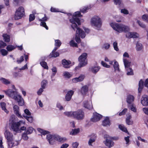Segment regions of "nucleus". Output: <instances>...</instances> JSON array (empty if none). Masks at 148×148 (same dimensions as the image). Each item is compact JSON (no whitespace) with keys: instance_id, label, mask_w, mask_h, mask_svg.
Instances as JSON below:
<instances>
[{"instance_id":"nucleus-21","label":"nucleus","mask_w":148,"mask_h":148,"mask_svg":"<svg viewBox=\"0 0 148 148\" xmlns=\"http://www.w3.org/2000/svg\"><path fill=\"white\" fill-rule=\"evenodd\" d=\"M84 107L90 110L92 109L93 107L92 102L90 101H85L84 103Z\"/></svg>"},{"instance_id":"nucleus-59","label":"nucleus","mask_w":148,"mask_h":148,"mask_svg":"<svg viewBox=\"0 0 148 148\" xmlns=\"http://www.w3.org/2000/svg\"><path fill=\"white\" fill-rule=\"evenodd\" d=\"M24 60V57L23 56H21L20 59H17V62L18 63H20Z\"/></svg>"},{"instance_id":"nucleus-14","label":"nucleus","mask_w":148,"mask_h":148,"mask_svg":"<svg viewBox=\"0 0 148 148\" xmlns=\"http://www.w3.org/2000/svg\"><path fill=\"white\" fill-rule=\"evenodd\" d=\"M44 15V17L42 18L39 19V21L41 22L40 24V25L45 27L46 29L48 30V28L45 21H46L48 18L46 16L45 14Z\"/></svg>"},{"instance_id":"nucleus-47","label":"nucleus","mask_w":148,"mask_h":148,"mask_svg":"<svg viewBox=\"0 0 148 148\" xmlns=\"http://www.w3.org/2000/svg\"><path fill=\"white\" fill-rule=\"evenodd\" d=\"M55 46H57L58 47H59L61 44V42L60 40H55Z\"/></svg>"},{"instance_id":"nucleus-32","label":"nucleus","mask_w":148,"mask_h":148,"mask_svg":"<svg viewBox=\"0 0 148 148\" xmlns=\"http://www.w3.org/2000/svg\"><path fill=\"white\" fill-rule=\"evenodd\" d=\"M143 82L142 80H140L139 83V87L138 88V91L139 92H140L141 90L143 88Z\"/></svg>"},{"instance_id":"nucleus-16","label":"nucleus","mask_w":148,"mask_h":148,"mask_svg":"<svg viewBox=\"0 0 148 148\" xmlns=\"http://www.w3.org/2000/svg\"><path fill=\"white\" fill-rule=\"evenodd\" d=\"M90 138L88 142V144L89 146H92V144L95 142L97 138L95 134H92L89 136Z\"/></svg>"},{"instance_id":"nucleus-62","label":"nucleus","mask_w":148,"mask_h":148,"mask_svg":"<svg viewBox=\"0 0 148 148\" xmlns=\"http://www.w3.org/2000/svg\"><path fill=\"white\" fill-rule=\"evenodd\" d=\"M52 70L53 73L52 74V76H54L55 75L56 73L57 72V69L56 67H53L52 69Z\"/></svg>"},{"instance_id":"nucleus-34","label":"nucleus","mask_w":148,"mask_h":148,"mask_svg":"<svg viewBox=\"0 0 148 148\" xmlns=\"http://www.w3.org/2000/svg\"><path fill=\"white\" fill-rule=\"evenodd\" d=\"M128 107L132 111L134 112H136V106L134 104H131L128 105Z\"/></svg>"},{"instance_id":"nucleus-63","label":"nucleus","mask_w":148,"mask_h":148,"mask_svg":"<svg viewBox=\"0 0 148 148\" xmlns=\"http://www.w3.org/2000/svg\"><path fill=\"white\" fill-rule=\"evenodd\" d=\"M89 8L88 7H85L83 8H82V9L80 10V11L81 12L83 13H85L86 12V10L89 9Z\"/></svg>"},{"instance_id":"nucleus-7","label":"nucleus","mask_w":148,"mask_h":148,"mask_svg":"<svg viewBox=\"0 0 148 148\" xmlns=\"http://www.w3.org/2000/svg\"><path fill=\"white\" fill-rule=\"evenodd\" d=\"M25 14V11L24 8L20 7L16 10L14 16L15 20H18L21 18Z\"/></svg>"},{"instance_id":"nucleus-4","label":"nucleus","mask_w":148,"mask_h":148,"mask_svg":"<svg viewBox=\"0 0 148 148\" xmlns=\"http://www.w3.org/2000/svg\"><path fill=\"white\" fill-rule=\"evenodd\" d=\"M10 130H12L16 132H18L20 131V126H21L25 124V122L23 121H20L16 123L12 120H10Z\"/></svg>"},{"instance_id":"nucleus-11","label":"nucleus","mask_w":148,"mask_h":148,"mask_svg":"<svg viewBox=\"0 0 148 148\" xmlns=\"http://www.w3.org/2000/svg\"><path fill=\"white\" fill-rule=\"evenodd\" d=\"M4 92L7 95L12 99L14 98L18 94L17 90H14L11 89L4 90Z\"/></svg>"},{"instance_id":"nucleus-42","label":"nucleus","mask_w":148,"mask_h":148,"mask_svg":"<svg viewBox=\"0 0 148 148\" xmlns=\"http://www.w3.org/2000/svg\"><path fill=\"white\" fill-rule=\"evenodd\" d=\"M119 128L121 130L126 133H127L128 134H129V133L128 132L127 129L123 125H119Z\"/></svg>"},{"instance_id":"nucleus-54","label":"nucleus","mask_w":148,"mask_h":148,"mask_svg":"<svg viewBox=\"0 0 148 148\" xmlns=\"http://www.w3.org/2000/svg\"><path fill=\"white\" fill-rule=\"evenodd\" d=\"M24 112L25 114H23V115H26L27 116H30L31 115V113L28 109H25L24 110Z\"/></svg>"},{"instance_id":"nucleus-58","label":"nucleus","mask_w":148,"mask_h":148,"mask_svg":"<svg viewBox=\"0 0 148 148\" xmlns=\"http://www.w3.org/2000/svg\"><path fill=\"white\" fill-rule=\"evenodd\" d=\"M6 46V44L2 41H0V48H4Z\"/></svg>"},{"instance_id":"nucleus-35","label":"nucleus","mask_w":148,"mask_h":148,"mask_svg":"<svg viewBox=\"0 0 148 148\" xmlns=\"http://www.w3.org/2000/svg\"><path fill=\"white\" fill-rule=\"evenodd\" d=\"M79 132V129H75L72 130L70 132V134L72 135H76Z\"/></svg>"},{"instance_id":"nucleus-2","label":"nucleus","mask_w":148,"mask_h":148,"mask_svg":"<svg viewBox=\"0 0 148 148\" xmlns=\"http://www.w3.org/2000/svg\"><path fill=\"white\" fill-rule=\"evenodd\" d=\"M110 26L114 30L119 32H126L130 30L128 26L121 24L116 23H111Z\"/></svg>"},{"instance_id":"nucleus-25","label":"nucleus","mask_w":148,"mask_h":148,"mask_svg":"<svg viewBox=\"0 0 148 148\" xmlns=\"http://www.w3.org/2000/svg\"><path fill=\"white\" fill-rule=\"evenodd\" d=\"M74 94V92L72 90L69 91L66 95L65 98L66 101H69L71 98V97Z\"/></svg>"},{"instance_id":"nucleus-23","label":"nucleus","mask_w":148,"mask_h":148,"mask_svg":"<svg viewBox=\"0 0 148 148\" xmlns=\"http://www.w3.org/2000/svg\"><path fill=\"white\" fill-rule=\"evenodd\" d=\"M100 68L99 66H93L90 67L89 69V71L95 74L99 70Z\"/></svg>"},{"instance_id":"nucleus-39","label":"nucleus","mask_w":148,"mask_h":148,"mask_svg":"<svg viewBox=\"0 0 148 148\" xmlns=\"http://www.w3.org/2000/svg\"><path fill=\"white\" fill-rule=\"evenodd\" d=\"M47 83V80H43L41 83V87L43 89H45Z\"/></svg>"},{"instance_id":"nucleus-24","label":"nucleus","mask_w":148,"mask_h":148,"mask_svg":"<svg viewBox=\"0 0 148 148\" xmlns=\"http://www.w3.org/2000/svg\"><path fill=\"white\" fill-rule=\"evenodd\" d=\"M105 144L106 146L109 147H111L114 145V143L111 140L107 138L105 141Z\"/></svg>"},{"instance_id":"nucleus-60","label":"nucleus","mask_w":148,"mask_h":148,"mask_svg":"<svg viewBox=\"0 0 148 148\" xmlns=\"http://www.w3.org/2000/svg\"><path fill=\"white\" fill-rule=\"evenodd\" d=\"M24 60V57L23 56H21L20 59H17V62L18 63H20Z\"/></svg>"},{"instance_id":"nucleus-46","label":"nucleus","mask_w":148,"mask_h":148,"mask_svg":"<svg viewBox=\"0 0 148 148\" xmlns=\"http://www.w3.org/2000/svg\"><path fill=\"white\" fill-rule=\"evenodd\" d=\"M0 52L1 55L3 56L6 55L8 53V51L5 49H0Z\"/></svg>"},{"instance_id":"nucleus-37","label":"nucleus","mask_w":148,"mask_h":148,"mask_svg":"<svg viewBox=\"0 0 148 148\" xmlns=\"http://www.w3.org/2000/svg\"><path fill=\"white\" fill-rule=\"evenodd\" d=\"M0 105L2 110H4L5 112L7 113L8 112V111L6 108L5 103L4 102L1 103Z\"/></svg>"},{"instance_id":"nucleus-5","label":"nucleus","mask_w":148,"mask_h":148,"mask_svg":"<svg viewBox=\"0 0 148 148\" xmlns=\"http://www.w3.org/2000/svg\"><path fill=\"white\" fill-rule=\"evenodd\" d=\"M90 23L91 25L95 28L99 29L102 25V22L101 18L98 16H95L91 19Z\"/></svg>"},{"instance_id":"nucleus-48","label":"nucleus","mask_w":148,"mask_h":148,"mask_svg":"<svg viewBox=\"0 0 148 148\" xmlns=\"http://www.w3.org/2000/svg\"><path fill=\"white\" fill-rule=\"evenodd\" d=\"M70 45L73 47H77V44L74 40H71L70 42Z\"/></svg>"},{"instance_id":"nucleus-29","label":"nucleus","mask_w":148,"mask_h":148,"mask_svg":"<svg viewBox=\"0 0 148 148\" xmlns=\"http://www.w3.org/2000/svg\"><path fill=\"white\" fill-rule=\"evenodd\" d=\"M0 81L2 83L6 85H7L11 83V82L9 80L3 77L0 78Z\"/></svg>"},{"instance_id":"nucleus-53","label":"nucleus","mask_w":148,"mask_h":148,"mask_svg":"<svg viewBox=\"0 0 148 148\" xmlns=\"http://www.w3.org/2000/svg\"><path fill=\"white\" fill-rule=\"evenodd\" d=\"M118 44L116 42H114L113 43V46L114 49L116 51H118L119 50V48L117 46Z\"/></svg>"},{"instance_id":"nucleus-22","label":"nucleus","mask_w":148,"mask_h":148,"mask_svg":"<svg viewBox=\"0 0 148 148\" xmlns=\"http://www.w3.org/2000/svg\"><path fill=\"white\" fill-rule=\"evenodd\" d=\"M85 76L83 75H81L79 77L75 78L72 79V81L74 83H77L82 81L84 79Z\"/></svg>"},{"instance_id":"nucleus-28","label":"nucleus","mask_w":148,"mask_h":148,"mask_svg":"<svg viewBox=\"0 0 148 148\" xmlns=\"http://www.w3.org/2000/svg\"><path fill=\"white\" fill-rule=\"evenodd\" d=\"M102 124L104 126H110V125L109 118L106 117L103 121Z\"/></svg>"},{"instance_id":"nucleus-51","label":"nucleus","mask_w":148,"mask_h":148,"mask_svg":"<svg viewBox=\"0 0 148 148\" xmlns=\"http://www.w3.org/2000/svg\"><path fill=\"white\" fill-rule=\"evenodd\" d=\"M63 75L66 78H69L71 76V75L67 71H65L63 73Z\"/></svg>"},{"instance_id":"nucleus-26","label":"nucleus","mask_w":148,"mask_h":148,"mask_svg":"<svg viewBox=\"0 0 148 148\" xmlns=\"http://www.w3.org/2000/svg\"><path fill=\"white\" fill-rule=\"evenodd\" d=\"M13 110L15 113L18 117L20 118L22 117L21 115L19 112V107L17 105H15L13 107Z\"/></svg>"},{"instance_id":"nucleus-52","label":"nucleus","mask_w":148,"mask_h":148,"mask_svg":"<svg viewBox=\"0 0 148 148\" xmlns=\"http://www.w3.org/2000/svg\"><path fill=\"white\" fill-rule=\"evenodd\" d=\"M33 130V128L32 127H29L27 129L26 132L27 134H30L32 133Z\"/></svg>"},{"instance_id":"nucleus-20","label":"nucleus","mask_w":148,"mask_h":148,"mask_svg":"<svg viewBox=\"0 0 148 148\" xmlns=\"http://www.w3.org/2000/svg\"><path fill=\"white\" fill-rule=\"evenodd\" d=\"M62 64L64 67L66 68H69L71 65V62L69 60H67L65 59L62 60Z\"/></svg>"},{"instance_id":"nucleus-56","label":"nucleus","mask_w":148,"mask_h":148,"mask_svg":"<svg viewBox=\"0 0 148 148\" xmlns=\"http://www.w3.org/2000/svg\"><path fill=\"white\" fill-rule=\"evenodd\" d=\"M142 18L143 21L148 22V16L147 15H143L142 16Z\"/></svg>"},{"instance_id":"nucleus-50","label":"nucleus","mask_w":148,"mask_h":148,"mask_svg":"<svg viewBox=\"0 0 148 148\" xmlns=\"http://www.w3.org/2000/svg\"><path fill=\"white\" fill-rule=\"evenodd\" d=\"M41 66L45 69H48V67L47 64L46 62L45 61H42L40 62Z\"/></svg>"},{"instance_id":"nucleus-30","label":"nucleus","mask_w":148,"mask_h":148,"mask_svg":"<svg viewBox=\"0 0 148 148\" xmlns=\"http://www.w3.org/2000/svg\"><path fill=\"white\" fill-rule=\"evenodd\" d=\"M88 87L86 85L82 87L81 90V92L83 95H85L88 90Z\"/></svg>"},{"instance_id":"nucleus-17","label":"nucleus","mask_w":148,"mask_h":148,"mask_svg":"<svg viewBox=\"0 0 148 148\" xmlns=\"http://www.w3.org/2000/svg\"><path fill=\"white\" fill-rule=\"evenodd\" d=\"M54 141L56 140L59 142L63 143L66 140V138L65 137H61L60 136L57 134L53 135Z\"/></svg>"},{"instance_id":"nucleus-1","label":"nucleus","mask_w":148,"mask_h":148,"mask_svg":"<svg viewBox=\"0 0 148 148\" xmlns=\"http://www.w3.org/2000/svg\"><path fill=\"white\" fill-rule=\"evenodd\" d=\"M5 136L8 142V145L10 148L17 145L19 144V141L14 140L13 136L12 134L8 130L5 131L4 133Z\"/></svg>"},{"instance_id":"nucleus-45","label":"nucleus","mask_w":148,"mask_h":148,"mask_svg":"<svg viewBox=\"0 0 148 148\" xmlns=\"http://www.w3.org/2000/svg\"><path fill=\"white\" fill-rule=\"evenodd\" d=\"M38 130L41 133V134L44 135H45V134L49 133V132L45 130L40 128L38 129Z\"/></svg>"},{"instance_id":"nucleus-6","label":"nucleus","mask_w":148,"mask_h":148,"mask_svg":"<svg viewBox=\"0 0 148 148\" xmlns=\"http://www.w3.org/2000/svg\"><path fill=\"white\" fill-rule=\"evenodd\" d=\"M74 28L75 29H74V30H75V29H77L75 40L77 42L79 43L81 41L80 36L82 38H84L86 35L84 32L80 28L77 27H74Z\"/></svg>"},{"instance_id":"nucleus-12","label":"nucleus","mask_w":148,"mask_h":148,"mask_svg":"<svg viewBox=\"0 0 148 148\" xmlns=\"http://www.w3.org/2000/svg\"><path fill=\"white\" fill-rule=\"evenodd\" d=\"M13 99H14L18 103V104L20 106H22L24 104V103L23 99L21 96L18 94L14 97Z\"/></svg>"},{"instance_id":"nucleus-19","label":"nucleus","mask_w":148,"mask_h":148,"mask_svg":"<svg viewBox=\"0 0 148 148\" xmlns=\"http://www.w3.org/2000/svg\"><path fill=\"white\" fill-rule=\"evenodd\" d=\"M47 139L51 145H53L55 142L53 135L48 134L47 136Z\"/></svg>"},{"instance_id":"nucleus-18","label":"nucleus","mask_w":148,"mask_h":148,"mask_svg":"<svg viewBox=\"0 0 148 148\" xmlns=\"http://www.w3.org/2000/svg\"><path fill=\"white\" fill-rule=\"evenodd\" d=\"M141 103L143 106H147L148 105V97L147 95H143L141 99Z\"/></svg>"},{"instance_id":"nucleus-33","label":"nucleus","mask_w":148,"mask_h":148,"mask_svg":"<svg viewBox=\"0 0 148 148\" xmlns=\"http://www.w3.org/2000/svg\"><path fill=\"white\" fill-rule=\"evenodd\" d=\"M113 67L115 71H119V64L117 61H114V63L113 64Z\"/></svg>"},{"instance_id":"nucleus-40","label":"nucleus","mask_w":148,"mask_h":148,"mask_svg":"<svg viewBox=\"0 0 148 148\" xmlns=\"http://www.w3.org/2000/svg\"><path fill=\"white\" fill-rule=\"evenodd\" d=\"M110 47V45L108 43H104L102 47L103 49L107 50Z\"/></svg>"},{"instance_id":"nucleus-55","label":"nucleus","mask_w":148,"mask_h":148,"mask_svg":"<svg viewBox=\"0 0 148 148\" xmlns=\"http://www.w3.org/2000/svg\"><path fill=\"white\" fill-rule=\"evenodd\" d=\"M27 134L26 132L23 133L22 135V138L23 140H27L28 139V137L27 136Z\"/></svg>"},{"instance_id":"nucleus-38","label":"nucleus","mask_w":148,"mask_h":148,"mask_svg":"<svg viewBox=\"0 0 148 148\" xmlns=\"http://www.w3.org/2000/svg\"><path fill=\"white\" fill-rule=\"evenodd\" d=\"M3 39L5 42H8L10 41V37L7 34H4L3 35Z\"/></svg>"},{"instance_id":"nucleus-13","label":"nucleus","mask_w":148,"mask_h":148,"mask_svg":"<svg viewBox=\"0 0 148 148\" xmlns=\"http://www.w3.org/2000/svg\"><path fill=\"white\" fill-rule=\"evenodd\" d=\"M102 117L101 115L96 112L93 114V117L91 120L93 122H96L99 121Z\"/></svg>"},{"instance_id":"nucleus-8","label":"nucleus","mask_w":148,"mask_h":148,"mask_svg":"<svg viewBox=\"0 0 148 148\" xmlns=\"http://www.w3.org/2000/svg\"><path fill=\"white\" fill-rule=\"evenodd\" d=\"M87 53H84L79 57L78 60L79 62V66L80 67H83L87 64Z\"/></svg>"},{"instance_id":"nucleus-36","label":"nucleus","mask_w":148,"mask_h":148,"mask_svg":"<svg viewBox=\"0 0 148 148\" xmlns=\"http://www.w3.org/2000/svg\"><path fill=\"white\" fill-rule=\"evenodd\" d=\"M131 118V116L130 115H129L127 116L126 119V123L128 125H132L133 123V122L132 120H130Z\"/></svg>"},{"instance_id":"nucleus-44","label":"nucleus","mask_w":148,"mask_h":148,"mask_svg":"<svg viewBox=\"0 0 148 148\" xmlns=\"http://www.w3.org/2000/svg\"><path fill=\"white\" fill-rule=\"evenodd\" d=\"M64 114L68 116L73 117V112L71 111L65 112L64 113Z\"/></svg>"},{"instance_id":"nucleus-61","label":"nucleus","mask_w":148,"mask_h":148,"mask_svg":"<svg viewBox=\"0 0 148 148\" xmlns=\"http://www.w3.org/2000/svg\"><path fill=\"white\" fill-rule=\"evenodd\" d=\"M127 109L126 108H125L121 112H120L119 114V116H121L125 114L126 112L127 111Z\"/></svg>"},{"instance_id":"nucleus-64","label":"nucleus","mask_w":148,"mask_h":148,"mask_svg":"<svg viewBox=\"0 0 148 148\" xmlns=\"http://www.w3.org/2000/svg\"><path fill=\"white\" fill-rule=\"evenodd\" d=\"M121 12L126 14H127L129 13L128 11L124 9L121 10Z\"/></svg>"},{"instance_id":"nucleus-27","label":"nucleus","mask_w":148,"mask_h":148,"mask_svg":"<svg viewBox=\"0 0 148 148\" xmlns=\"http://www.w3.org/2000/svg\"><path fill=\"white\" fill-rule=\"evenodd\" d=\"M134 97L132 95H129L127 97L126 101L128 105L131 104L134 101Z\"/></svg>"},{"instance_id":"nucleus-15","label":"nucleus","mask_w":148,"mask_h":148,"mask_svg":"<svg viewBox=\"0 0 148 148\" xmlns=\"http://www.w3.org/2000/svg\"><path fill=\"white\" fill-rule=\"evenodd\" d=\"M126 36L128 38H136L139 37L138 34L134 32H129L126 34Z\"/></svg>"},{"instance_id":"nucleus-41","label":"nucleus","mask_w":148,"mask_h":148,"mask_svg":"<svg viewBox=\"0 0 148 148\" xmlns=\"http://www.w3.org/2000/svg\"><path fill=\"white\" fill-rule=\"evenodd\" d=\"M23 116L30 123H32L33 121V118L31 115L27 116L25 115H23Z\"/></svg>"},{"instance_id":"nucleus-57","label":"nucleus","mask_w":148,"mask_h":148,"mask_svg":"<svg viewBox=\"0 0 148 148\" xmlns=\"http://www.w3.org/2000/svg\"><path fill=\"white\" fill-rule=\"evenodd\" d=\"M35 18V16L33 14H30L29 15V21H32L34 20Z\"/></svg>"},{"instance_id":"nucleus-31","label":"nucleus","mask_w":148,"mask_h":148,"mask_svg":"<svg viewBox=\"0 0 148 148\" xmlns=\"http://www.w3.org/2000/svg\"><path fill=\"white\" fill-rule=\"evenodd\" d=\"M143 48L142 45L141 43L137 42L136 45V49L138 51H141Z\"/></svg>"},{"instance_id":"nucleus-49","label":"nucleus","mask_w":148,"mask_h":148,"mask_svg":"<svg viewBox=\"0 0 148 148\" xmlns=\"http://www.w3.org/2000/svg\"><path fill=\"white\" fill-rule=\"evenodd\" d=\"M15 47L12 45H8L6 47V49L8 51H11L14 49Z\"/></svg>"},{"instance_id":"nucleus-9","label":"nucleus","mask_w":148,"mask_h":148,"mask_svg":"<svg viewBox=\"0 0 148 148\" xmlns=\"http://www.w3.org/2000/svg\"><path fill=\"white\" fill-rule=\"evenodd\" d=\"M73 117L78 120L83 119L84 117V112L81 110L73 111Z\"/></svg>"},{"instance_id":"nucleus-10","label":"nucleus","mask_w":148,"mask_h":148,"mask_svg":"<svg viewBox=\"0 0 148 148\" xmlns=\"http://www.w3.org/2000/svg\"><path fill=\"white\" fill-rule=\"evenodd\" d=\"M124 64L126 69L127 70V74L128 75H132L133 74V72L132 69L129 68L130 65V62L126 59L123 58Z\"/></svg>"},{"instance_id":"nucleus-43","label":"nucleus","mask_w":148,"mask_h":148,"mask_svg":"<svg viewBox=\"0 0 148 148\" xmlns=\"http://www.w3.org/2000/svg\"><path fill=\"white\" fill-rule=\"evenodd\" d=\"M59 55V54L58 52H55L52 53V52L50 53L49 56H51V57H56L58 56Z\"/></svg>"},{"instance_id":"nucleus-3","label":"nucleus","mask_w":148,"mask_h":148,"mask_svg":"<svg viewBox=\"0 0 148 148\" xmlns=\"http://www.w3.org/2000/svg\"><path fill=\"white\" fill-rule=\"evenodd\" d=\"M80 12L79 11L75 12L73 14L72 18L70 19V22L72 24L71 25V27L73 29H74V27H77V23L78 25H80V21L78 17L82 16Z\"/></svg>"}]
</instances>
